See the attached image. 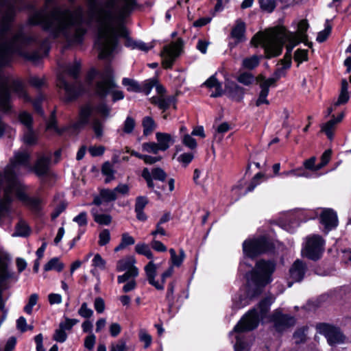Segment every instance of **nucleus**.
<instances>
[{"instance_id":"obj_47","label":"nucleus","mask_w":351,"mask_h":351,"mask_svg":"<svg viewBox=\"0 0 351 351\" xmlns=\"http://www.w3.org/2000/svg\"><path fill=\"white\" fill-rule=\"evenodd\" d=\"M138 336L140 341L145 343L144 347L147 348L152 343L151 335L145 329H141L139 331Z\"/></svg>"},{"instance_id":"obj_1","label":"nucleus","mask_w":351,"mask_h":351,"mask_svg":"<svg viewBox=\"0 0 351 351\" xmlns=\"http://www.w3.org/2000/svg\"><path fill=\"white\" fill-rule=\"evenodd\" d=\"M29 21L42 25L53 37L62 36L69 45L81 44L87 31L81 7L73 10L55 8L50 13L44 9L33 14Z\"/></svg>"},{"instance_id":"obj_16","label":"nucleus","mask_w":351,"mask_h":351,"mask_svg":"<svg viewBox=\"0 0 351 351\" xmlns=\"http://www.w3.org/2000/svg\"><path fill=\"white\" fill-rule=\"evenodd\" d=\"M320 333L323 334L328 343L331 346L343 342V336L340 330L328 324H322L319 326Z\"/></svg>"},{"instance_id":"obj_59","label":"nucleus","mask_w":351,"mask_h":351,"mask_svg":"<svg viewBox=\"0 0 351 351\" xmlns=\"http://www.w3.org/2000/svg\"><path fill=\"white\" fill-rule=\"evenodd\" d=\"M193 154L191 153H184L178 157V161L183 166L186 167L193 159Z\"/></svg>"},{"instance_id":"obj_17","label":"nucleus","mask_w":351,"mask_h":351,"mask_svg":"<svg viewBox=\"0 0 351 351\" xmlns=\"http://www.w3.org/2000/svg\"><path fill=\"white\" fill-rule=\"evenodd\" d=\"M136 263V258L134 256H125L119 261L117 263V271H125L132 274L133 278H136L138 276V269L135 266Z\"/></svg>"},{"instance_id":"obj_51","label":"nucleus","mask_w":351,"mask_h":351,"mask_svg":"<svg viewBox=\"0 0 351 351\" xmlns=\"http://www.w3.org/2000/svg\"><path fill=\"white\" fill-rule=\"evenodd\" d=\"M78 322L79 321L76 319H70V318L66 317L64 321L61 322L60 323L59 327L61 329L64 330V331L70 330L74 325H75L77 323H78Z\"/></svg>"},{"instance_id":"obj_32","label":"nucleus","mask_w":351,"mask_h":351,"mask_svg":"<svg viewBox=\"0 0 351 351\" xmlns=\"http://www.w3.org/2000/svg\"><path fill=\"white\" fill-rule=\"evenodd\" d=\"M91 213L95 221L100 225H108L112 221L110 215L100 213L97 207L93 208L91 210Z\"/></svg>"},{"instance_id":"obj_38","label":"nucleus","mask_w":351,"mask_h":351,"mask_svg":"<svg viewBox=\"0 0 351 351\" xmlns=\"http://www.w3.org/2000/svg\"><path fill=\"white\" fill-rule=\"evenodd\" d=\"M101 172L103 175L106 176L105 179L106 183H109L112 180H114V171L113 169L112 165L109 162H106L103 165L101 168Z\"/></svg>"},{"instance_id":"obj_5","label":"nucleus","mask_w":351,"mask_h":351,"mask_svg":"<svg viewBox=\"0 0 351 351\" xmlns=\"http://www.w3.org/2000/svg\"><path fill=\"white\" fill-rule=\"evenodd\" d=\"M273 296L266 298L262 300L256 308L250 311L245 314L240 322L234 326V330L230 332V337L236 339L234 348L235 351H248L249 345L244 340L243 332L251 330L256 328L259 320L263 319L271 304L274 302Z\"/></svg>"},{"instance_id":"obj_22","label":"nucleus","mask_w":351,"mask_h":351,"mask_svg":"<svg viewBox=\"0 0 351 351\" xmlns=\"http://www.w3.org/2000/svg\"><path fill=\"white\" fill-rule=\"evenodd\" d=\"M157 265L151 260L145 267V271L149 283L158 290H162L164 289L163 285L160 284L158 281L155 280L157 274Z\"/></svg>"},{"instance_id":"obj_33","label":"nucleus","mask_w":351,"mask_h":351,"mask_svg":"<svg viewBox=\"0 0 351 351\" xmlns=\"http://www.w3.org/2000/svg\"><path fill=\"white\" fill-rule=\"evenodd\" d=\"M64 267V263L60 261L58 258L54 257L49 261L44 266L45 271L56 270L61 271Z\"/></svg>"},{"instance_id":"obj_46","label":"nucleus","mask_w":351,"mask_h":351,"mask_svg":"<svg viewBox=\"0 0 351 351\" xmlns=\"http://www.w3.org/2000/svg\"><path fill=\"white\" fill-rule=\"evenodd\" d=\"M254 75L252 74H251L250 73H247V72H244V73H241L237 77V80L239 82H240L244 85H246V86L251 84L254 82Z\"/></svg>"},{"instance_id":"obj_53","label":"nucleus","mask_w":351,"mask_h":351,"mask_svg":"<svg viewBox=\"0 0 351 351\" xmlns=\"http://www.w3.org/2000/svg\"><path fill=\"white\" fill-rule=\"evenodd\" d=\"M110 240V233L107 229H104L100 232L99 234L98 243L101 246H104L109 243Z\"/></svg>"},{"instance_id":"obj_25","label":"nucleus","mask_w":351,"mask_h":351,"mask_svg":"<svg viewBox=\"0 0 351 351\" xmlns=\"http://www.w3.org/2000/svg\"><path fill=\"white\" fill-rule=\"evenodd\" d=\"M93 113V109L90 106L82 107L80 111L77 121L74 123L73 128L75 130L84 128L89 122L90 117Z\"/></svg>"},{"instance_id":"obj_15","label":"nucleus","mask_w":351,"mask_h":351,"mask_svg":"<svg viewBox=\"0 0 351 351\" xmlns=\"http://www.w3.org/2000/svg\"><path fill=\"white\" fill-rule=\"evenodd\" d=\"M269 321L274 322L277 330L282 331L295 324L294 317L282 315L280 310H276Z\"/></svg>"},{"instance_id":"obj_42","label":"nucleus","mask_w":351,"mask_h":351,"mask_svg":"<svg viewBox=\"0 0 351 351\" xmlns=\"http://www.w3.org/2000/svg\"><path fill=\"white\" fill-rule=\"evenodd\" d=\"M92 128L97 138L102 137L104 129V123L103 121L97 119H94L92 123Z\"/></svg>"},{"instance_id":"obj_21","label":"nucleus","mask_w":351,"mask_h":351,"mask_svg":"<svg viewBox=\"0 0 351 351\" xmlns=\"http://www.w3.org/2000/svg\"><path fill=\"white\" fill-rule=\"evenodd\" d=\"M348 83L346 80L341 81V87L339 95L337 101H334L333 104L329 107L326 112V116H329L333 110H335L337 107L346 104L349 99L350 95L348 91Z\"/></svg>"},{"instance_id":"obj_4","label":"nucleus","mask_w":351,"mask_h":351,"mask_svg":"<svg viewBox=\"0 0 351 351\" xmlns=\"http://www.w3.org/2000/svg\"><path fill=\"white\" fill-rule=\"evenodd\" d=\"M29 158L27 152H20L15 154L12 165L10 166V177L6 180L5 186V200L9 204L16 197L20 201L29 206L34 210H39L41 201L37 198H29L27 195L25 186L17 178L14 170L17 165H25Z\"/></svg>"},{"instance_id":"obj_18","label":"nucleus","mask_w":351,"mask_h":351,"mask_svg":"<svg viewBox=\"0 0 351 351\" xmlns=\"http://www.w3.org/2000/svg\"><path fill=\"white\" fill-rule=\"evenodd\" d=\"M291 53H289L288 49H287L285 58L283 60H281V62L278 65V67L276 69V71L274 72V75L271 77L267 79L265 77V80L274 86L276 81L278 80L281 77L285 75V70L288 69L291 66Z\"/></svg>"},{"instance_id":"obj_19","label":"nucleus","mask_w":351,"mask_h":351,"mask_svg":"<svg viewBox=\"0 0 351 351\" xmlns=\"http://www.w3.org/2000/svg\"><path fill=\"white\" fill-rule=\"evenodd\" d=\"M319 221L324 226L326 233H328L330 230L337 226V215L332 209H323L320 213Z\"/></svg>"},{"instance_id":"obj_61","label":"nucleus","mask_w":351,"mask_h":351,"mask_svg":"<svg viewBox=\"0 0 351 351\" xmlns=\"http://www.w3.org/2000/svg\"><path fill=\"white\" fill-rule=\"evenodd\" d=\"M53 338L57 342L63 343L66 340L67 335L64 330L59 327L56 330Z\"/></svg>"},{"instance_id":"obj_20","label":"nucleus","mask_w":351,"mask_h":351,"mask_svg":"<svg viewBox=\"0 0 351 351\" xmlns=\"http://www.w3.org/2000/svg\"><path fill=\"white\" fill-rule=\"evenodd\" d=\"M142 177L145 180L147 186L154 189L153 180L164 181L167 178V173L161 168H154L151 171L145 168L142 171Z\"/></svg>"},{"instance_id":"obj_24","label":"nucleus","mask_w":351,"mask_h":351,"mask_svg":"<svg viewBox=\"0 0 351 351\" xmlns=\"http://www.w3.org/2000/svg\"><path fill=\"white\" fill-rule=\"evenodd\" d=\"M344 115V112H341L337 117L332 116L330 120L321 125L322 132L325 133L328 139L333 138L336 125L343 120Z\"/></svg>"},{"instance_id":"obj_45","label":"nucleus","mask_w":351,"mask_h":351,"mask_svg":"<svg viewBox=\"0 0 351 351\" xmlns=\"http://www.w3.org/2000/svg\"><path fill=\"white\" fill-rule=\"evenodd\" d=\"M122 84L123 86H125L127 88V90L128 91H133V92H140L141 88L138 83L130 78H123L122 81Z\"/></svg>"},{"instance_id":"obj_52","label":"nucleus","mask_w":351,"mask_h":351,"mask_svg":"<svg viewBox=\"0 0 351 351\" xmlns=\"http://www.w3.org/2000/svg\"><path fill=\"white\" fill-rule=\"evenodd\" d=\"M142 150L143 152L157 154L160 149L158 147V145L157 143L151 142V143H145L142 145Z\"/></svg>"},{"instance_id":"obj_57","label":"nucleus","mask_w":351,"mask_h":351,"mask_svg":"<svg viewBox=\"0 0 351 351\" xmlns=\"http://www.w3.org/2000/svg\"><path fill=\"white\" fill-rule=\"evenodd\" d=\"M330 32L331 27L328 23H326L324 29L318 33V35L316 38L317 41L319 43H322L325 41L328 38Z\"/></svg>"},{"instance_id":"obj_6","label":"nucleus","mask_w":351,"mask_h":351,"mask_svg":"<svg viewBox=\"0 0 351 351\" xmlns=\"http://www.w3.org/2000/svg\"><path fill=\"white\" fill-rule=\"evenodd\" d=\"M276 269L273 261L260 260L256 262L254 269L246 275L249 287H254L260 292L263 287L272 281V274Z\"/></svg>"},{"instance_id":"obj_54","label":"nucleus","mask_w":351,"mask_h":351,"mask_svg":"<svg viewBox=\"0 0 351 351\" xmlns=\"http://www.w3.org/2000/svg\"><path fill=\"white\" fill-rule=\"evenodd\" d=\"M114 191L117 196L118 195L128 196L130 195V187L127 184L121 183L114 188Z\"/></svg>"},{"instance_id":"obj_50","label":"nucleus","mask_w":351,"mask_h":351,"mask_svg":"<svg viewBox=\"0 0 351 351\" xmlns=\"http://www.w3.org/2000/svg\"><path fill=\"white\" fill-rule=\"evenodd\" d=\"M294 60L298 64L308 60V50L298 49L295 52Z\"/></svg>"},{"instance_id":"obj_39","label":"nucleus","mask_w":351,"mask_h":351,"mask_svg":"<svg viewBox=\"0 0 351 351\" xmlns=\"http://www.w3.org/2000/svg\"><path fill=\"white\" fill-rule=\"evenodd\" d=\"M9 260V254L0 247V276L2 278L5 276L7 263Z\"/></svg>"},{"instance_id":"obj_31","label":"nucleus","mask_w":351,"mask_h":351,"mask_svg":"<svg viewBox=\"0 0 351 351\" xmlns=\"http://www.w3.org/2000/svg\"><path fill=\"white\" fill-rule=\"evenodd\" d=\"M49 159L47 156H42L38 158L35 166L34 171L38 176L45 175L48 170Z\"/></svg>"},{"instance_id":"obj_58","label":"nucleus","mask_w":351,"mask_h":351,"mask_svg":"<svg viewBox=\"0 0 351 351\" xmlns=\"http://www.w3.org/2000/svg\"><path fill=\"white\" fill-rule=\"evenodd\" d=\"M78 314L82 317L89 318L93 315V311L88 307L86 302H84L78 310Z\"/></svg>"},{"instance_id":"obj_60","label":"nucleus","mask_w":351,"mask_h":351,"mask_svg":"<svg viewBox=\"0 0 351 351\" xmlns=\"http://www.w3.org/2000/svg\"><path fill=\"white\" fill-rule=\"evenodd\" d=\"M36 136L33 131L30 128H27V131L23 136L24 143L27 145H33L36 143Z\"/></svg>"},{"instance_id":"obj_62","label":"nucleus","mask_w":351,"mask_h":351,"mask_svg":"<svg viewBox=\"0 0 351 351\" xmlns=\"http://www.w3.org/2000/svg\"><path fill=\"white\" fill-rule=\"evenodd\" d=\"M263 178V175L261 173H256L254 177L253 178L252 180L251 181V183L247 188V190H245L243 193L245 194L248 191H252L258 184H260L261 180Z\"/></svg>"},{"instance_id":"obj_34","label":"nucleus","mask_w":351,"mask_h":351,"mask_svg":"<svg viewBox=\"0 0 351 351\" xmlns=\"http://www.w3.org/2000/svg\"><path fill=\"white\" fill-rule=\"evenodd\" d=\"M135 252L141 255H143L148 259L154 258L153 253L149 246L145 243H138L135 245Z\"/></svg>"},{"instance_id":"obj_63","label":"nucleus","mask_w":351,"mask_h":351,"mask_svg":"<svg viewBox=\"0 0 351 351\" xmlns=\"http://www.w3.org/2000/svg\"><path fill=\"white\" fill-rule=\"evenodd\" d=\"M73 221L78 224L79 226H86L87 225V214L86 212H82L75 217Z\"/></svg>"},{"instance_id":"obj_55","label":"nucleus","mask_w":351,"mask_h":351,"mask_svg":"<svg viewBox=\"0 0 351 351\" xmlns=\"http://www.w3.org/2000/svg\"><path fill=\"white\" fill-rule=\"evenodd\" d=\"M126 341L120 339L117 341L112 343L110 346V351H125Z\"/></svg>"},{"instance_id":"obj_12","label":"nucleus","mask_w":351,"mask_h":351,"mask_svg":"<svg viewBox=\"0 0 351 351\" xmlns=\"http://www.w3.org/2000/svg\"><path fill=\"white\" fill-rule=\"evenodd\" d=\"M268 243L265 237L248 239L243 243V251L245 257L253 258L267 250Z\"/></svg>"},{"instance_id":"obj_14","label":"nucleus","mask_w":351,"mask_h":351,"mask_svg":"<svg viewBox=\"0 0 351 351\" xmlns=\"http://www.w3.org/2000/svg\"><path fill=\"white\" fill-rule=\"evenodd\" d=\"M136 4V0H108L106 7L109 11L118 10L121 16H129L134 9Z\"/></svg>"},{"instance_id":"obj_2","label":"nucleus","mask_w":351,"mask_h":351,"mask_svg":"<svg viewBox=\"0 0 351 351\" xmlns=\"http://www.w3.org/2000/svg\"><path fill=\"white\" fill-rule=\"evenodd\" d=\"M108 1L98 5L95 0H88V16L97 24L95 47L99 51V57L102 59L109 58L117 51L119 38L126 34L123 19L127 16H121L117 9L108 10Z\"/></svg>"},{"instance_id":"obj_44","label":"nucleus","mask_w":351,"mask_h":351,"mask_svg":"<svg viewBox=\"0 0 351 351\" xmlns=\"http://www.w3.org/2000/svg\"><path fill=\"white\" fill-rule=\"evenodd\" d=\"M135 121L131 117H128L125 120L121 129V134H131L135 128Z\"/></svg>"},{"instance_id":"obj_23","label":"nucleus","mask_w":351,"mask_h":351,"mask_svg":"<svg viewBox=\"0 0 351 351\" xmlns=\"http://www.w3.org/2000/svg\"><path fill=\"white\" fill-rule=\"evenodd\" d=\"M257 81L260 82V87L261 90L256 101V105L259 106L263 104H269V101L267 100V97L269 94V87L274 86L266 82L265 80V77L263 75H260L257 77Z\"/></svg>"},{"instance_id":"obj_36","label":"nucleus","mask_w":351,"mask_h":351,"mask_svg":"<svg viewBox=\"0 0 351 351\" xmlns=\"http://www.w3.org/2000/svg\"><path fill=\"white\" fill-rule=\"evenodd\" d=\"M260 60L261 58L257 56L245 58L242 61V66L245 69H254L259 64Z\"/></svg>"},{"instance_id":"obj_8","label":"nucleus","mask_w":351,"mask_h":351,"mask_svg":"<svg viewBox=\"0 0 351 351\" xmlns=\"http://www.w3.org/2000/svg\"><path fill=\"white\" fill-rule=\"evenodd\" d=\"M16 93L19 97L23 98L25 101H29L26 91L23 85L19 81H12L8 78L0 79V108L2 110L7 111L10 108V90Z\"/></svg>"},{"instance_id":"obj_35","label":"nucleus","mask_w":351,"mask_h":351,"mask_svg":"<svg viewBox=\"0 0 351 351\" xmlns=\"http://www.w3.org/2000/svg\"><path fill=\"white\" fill-rule=\"evenodd\" d=\"M142 125L143 127V134L146 136L150 134L156 128L155 121L150 117L143 118Z\"/></svg>"},{"instance_id":"obj_48","label":"nucleus","mask_w":351,"mask_h":351,"mask_svg":"<svg viewBox=\"0 0 351 351\" xmlns=\"http://www.w3.org/2000/svg\"><path fill=\"white\" fill-rule=\"evenodd\" d=\"M38 299V295L36 293H33L29 296L28 303L24 307V311L27 314H31L33 307L36 304Z\"/></svg>"},{"instance_id":"obj_10","label":"nucleus","mask_w":351,"mask_h":351,"mask_svg":"<svg viewBox=\"0 0 351 351\" xmlns=\"http://www.w3.org/2000/svg\"><path fill=\"white\" fill-rule=\"evenodd\" d=\"M80 62L79 61H75L73 64H70L67 65L65 69H63L64 73L62 75H58L57 85L60 88L65 91L68 100L73 99L80 93V90H77L75 86L69 84L64 76L69 75L75 78L80 72Z\"/></svg>"},{"instance_id":"obj_11","label":"nucleus","mask_w":351,"mask_h":351,"mask_svg":"<svg viewBox=\"0 0 351 351\" xmlns=\"http://www.w3.org/2000/svg\"><path fill=\"white\" fill-rule=\"evenodd\" d=\"M325 241L319 235L313 234L305 238L302 249V256L311 259H319L324 250Z\"/></svg>"},{"instance_id":"obj_40","label":"nucleus","mask_w":351,"mask_h":351,"mask_svg":"<svg viewBox=\"0 0 351 351\" xmlns=\"http://www.w3.org/2000/svg\"><path fill=\"white\" fill-rule=\"evenodd\" d=\"M29 234V228L26 223L23 221L19 222L16 227L13 237H26Z\"/></svg>"},{"instance_id":"obj_3","label":"nucleus","mask_w":351,"mask_h":351,"mask_svg":"<svg viewBox=\"0 0 351 351\" xmlns=\"http://www.w3.org/2000/svg\"><path fill=\"white\" fill-rule=\"evenodd\" d=\"M308 23L306 20H301L297 25L295 32H289L285 27H277L270 29L265 33H258L252 39V44L254 46L261 45L265 49L267 58L279 56L282 49L283 45L286 46L289 53L298 44L306 40V31Z\"/></svg>"},{"instance_id":"obj_26","label":"nucleus","mask_w":351,"mask_h":351,"mask_svg":"<svg viewBox=\"0 0 351 351\" xmlns=\"http://www.w3.org/2000/svg\"><path fill=\"white\" fill-rule=\"evenodd\" d=\"M306 265L300 260H296L289 269L290 278L294 282H300L304 278Z\"/></svg>"},{"instance_id":"obj_13","label":"nucleus","mask_w":351,"mask_h":351,"mask_svg":"<svg viewBox=\"0 0 351 351\" xmlns=\"http://www.w3.org/2000/svg\"><path fill=\"white\" fill-rule=\"evenodd\" d=\"M182 41L180 39L171 43L164 47L161 53L162 64L165 68H170L177 57L181 53L182 48Z\"/></svg>"},{"instance_id":"obj_9","label":"nucleus","mask_w":351,"mask_h":351,"mask_svg":"<svg viewBox=\"0 0 351 351\" xmlns=\"http://www.w3.org/2000/svg\"><path fill=\"white\" fill-rule=\"evenodd\" d=\"M94 79L97 80L96 92L100 96H106L116 86L112 80V69L110 66L106 67L102 73L91 70L87 76L88 83L91 84Z\"/></svg>"},{"instance_id":"obj_29","label":"nucleus","mask_w":351,"mask_h":351,"mask_svg":"<svg viewBox=\"0 0 351 351\" xmlns=\"http://www.w3.org/2000/svg\"><path fill=\"white\" fill-rule=\"evenodd\" d=\"M205 85L208 88H214L215 91L213 92L210 95L213 97H216L221 96L223 93V89L221 84L218 82L215 75H212L204 83Z\"/></svg>"},{"instance_id":"obj_28","label":"nucleus","mask_w":351,"mask_h":351,"mask_svg":"<svg viewBox=\"0 0 351 351\" xmlns=\"http://www.w3.org/2000/svg\"><path fill=\"white\" fill-rule=\"evenodd\" d=\"M156 138L160 151H166L174 143L173 138L167 133L157 132L156 134Z\"/></svg>"},{"instance_id":"obj_56","label":"nucleus","mask_w":351,"mask_h":351,"mask_svg":"<svg viewBox=\"0 0 351 351\" xmlns=\"http://www.w3.org/2000/svg\"><path fill=\"white\" fill-rule=\"evenodd\" d=\"M182 143L190 148L194 149L197 147V143L195 138L188 134H184L182 138Z\"/></svg>"},{"instance_id":"obj_64","label":"nucleus","mask_w":351,"mask_h":351,"mask_svg":"<svg viewBox=\"0 0 351 351\" xmlns=\"http://www.w3.org/2000/svg\"><path fill=\"white\" fill-rule=\"evenodd\" d=\"M92 265L95 267L104 269L106 266V261L99 254H96L92 261Z\"/></svg>"},{"instance_id":"obj_27","label":"nucleus","mask_w":351,"mask_h":351,"mask_svg":"<svg viewBox=\"0 0 351 351\" xmlns=\"http://www.w3.org/2000/svg\"><path fill=\"white\" fill-rule=\"evenodd\" d=\"M245 23L241 19H237L235 22L234 26L232 29L230 34L231 37L234 39L237 43L243 42L245 40Z\"/></svg>"},{"instance_id":"obj_49","label":"nucleus","mask_w":351,"mask_h":351,"mask_svg":"<svg viewBox=\"0 0 351 351\" xmlns=\"http://www.w3.org/2000/svg\"><path fill=\"white\" fill-rule=\"evenodd\" d=\"M259 3L261 9L267 12H271L276 8L274 0H259Z\"/></svg>"},{"instance_id":"obj_7","label":"nucleus","mask_w":351,"mask_h":351,"mask_svg":"<svg viewBox=\"0 0 351 351\" xmlns=\"http://www.w3.org/2000/svg\"><path fill=\"white\" fill-rule=\"evenodd\" d=\"M21 38V34H14L8 27L0 29V65L9 62L12 55L17 51Z\"/></svg>"},{"instance_id":"obj_37","label":"nucleus","mask_w":351,"mask_h":351,"mask_svg":"<svg viewBox=\"0 0 351 351\" xmlns=\"http://www.w3.org/2000/svg\"><path fill=\"white\" fill-rule=\"evenodd\" d=\"M169 253L171 254V261L173 266L180 267L184 258H185V253L184 251L182 249L180 250V255H177L176 251L171 248L169 250Z\"/></svg>"},{"instance_id":"obj_30","label":"nucleus","mask_w":351,"mask_h":351,"mask_svg":"<svg viewBox=\"0 0 351 351\" xmlns=\"http://www.w3.org/2000/svg\"><path fill=\"white\" fill-rule=\"evenodd\" d=\"M151 101L164 111L168 109L171 104H174L173 97H165L163 95L153 97L151 98Z\"/></svg>"},{"instance_id":"obj_43","label":"nucleus","mask_w":351,"mask_h":351,"mask_svg":"<svg viewBox=\"0 0 351 351\" xmlns=\"http://www.w3.org/2000/svg\"><path fill=\"white\" fill-rule=\"evenodd\" d=\"M145 91L146 95H149L151 92L152 88L156 86V90L159 95L158 96L163 95L165 90L164 87L160 84H156V82L154 80H151L145 84Z\"/></svg>"},{"instance_id":"obj_41","label":"nucleus","mask_w":351,"mask_h":351,"mask_svg":"<svg viewBox=\"0 0 351 351\" xmlns=\"http://www.w3.org/2000/svg\"><path fill=\"white\" fill-rule=\"evenodd\" d=\"M100 197L106 202H112L117 199L114 189H104L100 191Z\"/></svg>"}]
</instances>
